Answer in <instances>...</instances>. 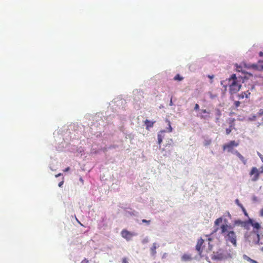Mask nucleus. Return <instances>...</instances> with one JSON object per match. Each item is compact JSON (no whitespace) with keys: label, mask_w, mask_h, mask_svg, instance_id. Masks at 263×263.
I'll return each mask as SVG.
<instances>
[{"label":"nucleus","mask_w":263,"mask_h":263,"mask_svg":"<svg viewBox=\"0 0 263 263\" xmlns=\"http://www.w3.org/2000/svg\"><path fill=\"white\" fill-rule=\"evenodd\" d=\"M239 145V143L234 140L231 141L229 143L223 145V149L227 150L229 152H232L234 147H236Z\"/></svg>","instance_id":"obj_4"},{"label":"nucleus","mask_w":263,"mask_h":263,"mask_svg":"<svg viewBox=\"0 0 263 263\" xmlns=\"http://www.w3.org/2000/svg\"><path fill=\"white\" fill-rule=\"evenodd\" d=\"M215 116L216 117V120L218 121L220 117H221V111L218 108H216L215 109Z\"/></svg>","instance_id":"obj_16"},{"label":"nucleus","mask_w":263,"mask_h":263,"mask_svg":"<svg viewBox=\"0 0 263 263\" xmlns=\"http://www.w3.org/2000/svg\"><path fill=\"white\" fill-rule=\"evenodd\" d=\"M218 230V228H217L215 231H214V232H216Z\"/></svg>","instance_id":"obj_46"},{"label":"nucleus","mask_w":263,"mask_h":263,"mask_svg":"<svg viewBox=\"0 0 263 263\" xmlns=\"http://www.w3.org/2000/svg\"><path fill=\"white\" fill-rule=\"evenodd\" d=\"M142 222L143 223H147V224H149V223H150V222H151V220H146V219H143V220H142Z\"/></svg>","instance_id":"obj_24"},{"label":"nucleus","mask_w":263,"mask_h":263,"mask_svg":"<svg viewBox=\"0 0 263 263\" xmlns=\"http://www.w3.org/2000/svg\"><path fill=\"white\" fill-rule=\"evenodd\" d=\"M259 55H260V57H263V52H259Z\"/></svg>","instance_id":"obj_43"},{"label":"nucleus","mask_w":263,"mask_h":263,"mask_svg":"<svg viewBox=\"0 0 263 263\" xmlns=\"http://www.w3.org/2000/svg\"><path fill=\"white\" fill-rule=\"evenodd\" d=\"M252 67L253 68H256L257 66L255 64H253L252 65Z\"/></svg>","instance_id":"obj_41"},{"label":"nucleus","mask_w":263,"mask_h":263,"mask_svg":"<svg viewBox=\"0 0 263 263\" xmlns=\"http://www.w3.org/2000/svg\"><path fill=\"white\" fill-rule=\"evenodd\" d=\"M199 109V106L198 104H196L194 107L195 110H198Z\"/></svg>","instance_id":"obj_27"},{"label":"nucleus","mask_w":263,"mask_h":263,"mask_svg":"<svg viewBox=\"0 0 263 263\" xmlns=\"http://www.w3.org/2000/svg\"><path fill=\"white\" fill-rule=\"evenodd\" d=\"M157 248V245L156 243H154L153 244L152 247L151 248V254L152 255H155L156 254V249Z\"/></svg>","instance_id":"obj_14"},{"label":"nucleus","mask_w":263,"mask_h":263,"mask_svg":"<svg viewBox=\"0 0 263 263\" xmlns=\"http://www.w3.org/2000/svg\"><path fill=\"white\" fill-rule=\"evenodd\" d=\"M181 259L183 261H190L192 259V257L191 254H184L181 258Z\"/></svg>","instance_id":"obj_10"},{"label":"nucleus","mask_w":263,"mask_h":263,"mask_svg":"<svg viewBox=\"0 0 263 263\" xmlns=\"http://www.w3.org/2000/svg\"><path fill=\"white\" fill-rule=\"evenodd\" d=\"M204 243V240L200 238L198 240L196 246V250L198 252L199 254L201 255L202 252V246Z\"/></svg>","instance_id":"obj_8"},{"label":"nucleus","mask_w":263,"mask_h":263,"mask_svg":"<svg viewBox=\"0 0 263 263\" xmlns=\"http://www.w3.org/2000/svg\"><path fill=\"white\" fill-rule=\"evenodd\" d=\"M243 258L246 259L247 261L250 262V260H251V258L247 256V255H245L243 256Z\"/></svg>","instance_id":"obj_23"},{"label":"nucleus","mask_w":263,"mask_h":263,"mask_svg":"<svg viewBox=\"0 0 263 263\" xmlns=\"http://www.w3.org/2000/svg\"><path fill=\"white\" fill-rule=\"evenodd\" d=\"M166 122H167L168 126V127L167 128V132H169V133H171L173 130V128H172V127L171 126V122L169 120H166Z\"/></svg>","instance_id":"obj_20"},{"label":"nucleus","mask_w":263,"mask_h":263,"mask_svg":"<svg viewBox=\"0 0 263 263\" xmlns=\"http://www.w3.org/2000/svg\"><path fill=\"white\" fill-rule=\"evenodd\" d=\"M263 116V108H260L258 110L256 114L251 115L249 118L248 120L253 121H257L259 117H261Z\"/></svg>","instance_id":"obj_7"},{"label":"nucleus","mask_w":263,"mask_h":263,"mask_svg":"<svg viewBox=\"0 0 263 263\" xmlns=\"http://www.w3.org/2000/svg\"><path fill=\"white\" fill-rule=\"evenodd\" d=\"M170 105L171 106L173 105V102H172V99H171Z\"/></svg>","instance_id":"obj_42"},{"label":"nucleus","mask_w":263,"mask_h":263,"mask_svg":"<svg viewBox=\"0 0 263 263\" xmlns=\"http://www.w3.org/2000/svg\"><path fill=\"white\" fill-rule=\"evenodd\" d=\"M260 216H263V208L261 209L260 211Z\"/></svg>","instance_id":"obj_32"},{"label":"nucleus","mask_w":263,"mask_h":263,"mask_svg":"<svg viewBox=\"0 0 263 263\" xmlns=\"http://www.w3.org/2000/svg\"><path fill=\"white\" fill-rule=\"evenodd\" d=\"M222 218L219 217V218H217V219H216V220L214 222V224L215 226H218L220 223L222 222Z\"/></svg>","instance_id":"obj_19"},{"label":"nucleus","mask_w":263,"mask_h":263,"mask_svg":"<svg viewBox=\"0 0 263 263\" xmlns=\"http://www.w3.org/2000/svg\"><path fill=\"white\" fill-rule=\"evenodd\" d=\"M256 237H257V240H258V241H259V234L257 233V234H256Z\"/></svg>","instance_id":"obj_37"},{"label":"nucleus","mask_w":263,"mask_h":263,"mask_svg":"<svg viewBox=\"0 0 263 263\" xmlns=\"http://www.w3.org/2000/svg\"><path fill=\"white\" fill-rule=\"evenodd\" d=\"M250 95V92L249 91H247L245 92H242L241 94L239 95V98L243 99L244 97L248 98L249 96Z\"/></svg>","instance_id":"obj_15"},{"label":"nucleus","mask_w":263,"mask_h":263,"mask_svg":"<svg viewBox=\"0 0 263 263\" xmlns=\"http://www.w3.org/2000/svg\"><path fill=\"white\" fill-rule=\"evenodd\" d=\"M78 222L81 224L82 225V223L80 222V221H78Z\"/></svg>","instance_id":"obj_47"},{"label":"nucleus","mask_w":263,"mask_h":263,"mask_svg":"<svg viewBox=\"0 0 263 263\" xmlns=\"http://www.w3.org/2000/svg\"><path fill=\"white\" fill-rule=\"evenodd\" d=\"M230 127L226 129V132L227 135H229L232 132V129L234 128V124L233 122H231L230 124Z\"/></svg>","instance_id":"obj_13"},{"label":"nucleus","mask_w":263,"mask_h":263,"mask_svg":"<svg viewBox=\"0 0 263 263\" xmlns=\"http://www.w3.org/2000/svg\"><path fill=\"white\" fill-rule=\"evenodd\" d=\"M242 211L243 212L244 214H245L246 215H247V213L246 210V209H245V211Z\"/></svg>","instance_id":"obj_44"},{"label":"nucleus","mask_w":263,"mask_h":263,"mask_svg":"<svg viewBox=\"0 0 263 263\" xmlns=\"http://www.w3.org/2000/svg\"><path fill=\"white\" fill-rule=\"evenodd\" d=\"M122 263H128V260L126 258H123L122 259Z\"/></svg>","instance_id":"obj_28"},{"label":"nucleus","mask_w":263,"mask_h":263,"mask_svg":"<svg viewBox=\"0 0 263 263\" xmlns=\"http://www.w3.org/2000/svg\"><path fill=\"white\" fill-rule=\"evenodd\" d=\"M228 85L230 88V92L234 94L240 89L241 85L239 83L235 74H233L228 79Z\"/></svg>","instance_id":"obj_2"},{"label":"nucleus","mask_w":263,"mask_h":263,"mask_svg":"<svg viewBox=\"0 0 263 263\" xmlns=\"http://www.w3.org/2000/svg\"><path fill=\"white\" fill-rule=\"evenodd\" d=\"M174 80L176 81H182L183 79V78L180 76L179 74H176L174 78Z\"/></svg>","instance_id":"obj_18"},{"label":"nucleus","mask_w":263,"mask_h":263,"mask_svg":"<svg viewBox=\"0 0 263 263\" xmlns=\"http://www.w3.org/2000/svg\"><path fill=\"white\" fill-rule=\"evenodd\" d=\"M165 132L164 130H161L158 134V143L160 145L162 142L163 139L165 136Z\"/></svg>","instance_id":"obj_9"},{"label":"nucleus","mask_w":263,"mask_h":263,"mask_svg":"<svg viewBox=\"0 0 263 263\" xmlns=\"http://www.w3.org/2000/svg\"><path fill=\"white\" fill-rule=\"evenodd\" d=\"M201 111L204 114H210V112L206 110V109H202Z\"/></svg>","instance_id":"obj_30"},{"label":"nucleus","mask_w":263,"mask_h":263,"mask_svg":"<svg viewBox=\"0 0 263 263\" xmlns=\"http://www.w3.org/2000/svg\"><path fill=\"white\" fill-rule=\"evenodd\" d=\"M155 121H151L148 120H146L144 122L146 125V129H149L150 127H152L155 123Z\"/></svg>","instance_id":"obj_12"},{"label":"nucleus","mask_w":263,"mask_h":263,"mask_svg":"<svg viewBox=\"0 0 263 263\" xmlns=\"http://www.w3.org/2000/svg\"><path fill=\"white\" fill-rule=\"evenodd\" d=\"M63 183H64V181H62L61 182H60L59 183V187H61L62 186V185L63 184Z\"/></svg>","instance_id":"obj_33"},{"label":"nucleus","mask_w":263,"mask_h":263,"mask_svg":"<svg viewBox=\"0 0 263 263\" xmlns=\"http://www.w3.org/2000/svg\"><path fill=\"white\" fill-rule=\"evenodd\" d=\"M70 170V167H67V168H66L64 170V172H68V171H69Z\"/></svg>","instance_id":"obj_36"},{"label":"nucleus","mask_w":263,"mask_h":263,"mask_svg":"<svg viewBox=\"0 0 263 263\" xmlns=\"http://www.w3.org/2000/svg\"><path fill=\"white\" fill-rule=\"evenodd\" d=\"M259 157H260V158L261 160V161H262V162H263V156H262V155H261V154H259Z\"/></svg>","instance_id":"obj_35"},{"label":"nucleus","mask_w":263,"mask_h":263,"mask_svg":"<svg viewBox=\"0 0 263 263\" xmlns=\"http://www.w3.org/2000/svg\"><path fill=\"white\" fill-rule=\"evenodd\" d=\"M231 257L230 253H228L227 251L220 249L216 252H213L211 258L214 260H222Z\"/></svg>","instance_id":"obj_3"},{"label":"nucleus","mask_w":263,"mask_h":263,"mask_svg":"<svg viewBox=\"0 0 263 263\" xmlns=\"http://www.w3.org/2000/svg\"><path fill=\"white\" fill-rule=\"evenodd\" d=\"M261 123H260V124H263V116H262V118H261Z\"/></svg>","instance_id":"obj_45"},{"label":"nucleus","mask_w":263,"mask_h":263,"mask_svg":"<svg viewBox=\"0 0 263 263\" xmlns=\"http://www.w3.org/2000/svg\"><path fill=\"white\" fill-rule=\"evenodd\" d=\"M251 225L255 229L258 230L260 229V224L258 222H253L252 220H250Z\"/></svg>","instance_id":"obj_17"},{"label":"nucleus","mask_w":263,"mask_h":263,"mask_svg":"<svg viewBox=\"0 0 263 263\" xmlns=\"http://www.w3.org/2000/svg\"><path fill=\"white\" fill-rule=\"evenodd\" d=\"M61 175H62V174L61 173H59V174H58L57 175H55V177H59V176H60Z\"/></svg>","instance_id":"obj_39"},{"label":"nucleus","mask_w":263,"mask_h":263,"mask_svg":"<svg viewBox=\"0 0 263 263\" xmlns=\"http://www.w3.org/2000/svg\"><path fill=\"white\" fill-rule=\"evenodd\" d=\"M220 234L223 236L227 242L231 243L234 246H237V236L235 232L232 230L231 226L223 224L220 226Z\"/></svg>","instance_id":"obj_1"},{"label":"nucleus","mask_w":263,"mask_h":263,"mask_svg":"<svg viewBox=\"0 0 263 263\" xmlns=\"http://www.w3.org/2000/svg\"><path fill=\"white\" fill-rule=\"evenodd\" d=\"M81 263H89V260L86 258H84L83 260H82Z\"/></svg>","instance_id":"obj_26"},{"label":"nucleus","mask_w":263,"mask_h":263,"mask_svg":"<svg viewBox=\"0 0 263 263\" xmlns=\"http://www.w3.org/2000/svg\"><path fill=\"white\" fill-rule=\"evenodd\" d=\"M121 235L123 238L129 241L132 239L133 236L136 235V234L130 232L126 229H123L121 232Z\"/></svg>","instance_id":"obj_6"},{"label":"nucleus","mask_w":263,"mask_h":263,"mask_svg":"<svg viewBox=\"0 0 263 263\" xmlns=\"http://www.w3.org/2000/svg\"><path fill=\"white\" fill-rule=\"evenodd\" d=\"M240 103L239 101H236L234 102V105L236 107H238L240 106Z\"/></svg>","instance_id":"obj_22"},{"label":"nucleus","mask_w":263,"mask_h":263,"mask_svg":"<svg viewBox=\"0 0 263 263\" xmlns=\"http://www.w3.org/2000/svg\"><path fill=\"white\" fill-rule=\"evenodd\" d=\"M258 170L259 171L260 174H263V166L260 167Z\"/></svg>","instance_id":"obj_29"},{"label":"nucleus","mask_w":263,"mask_h":263,"mask_svg":"<svg viewBox=\"0 0 263 263\" xmlns=\"http://www.w3.org/2000/svg\"><path fill=\"white\" fill-rule=\"evenodd\" d=\"M170 142L168 144L171 145L172 144V143L173 142V140L172 139H170Z\"/></svg>","instance_id":"obj_38"},{"label":"nucleus","mask_w":263,"mask_h":263,"mask_svg":"<svg viewBox=\"0 0 263 263\" xmlns=\"http://www.w3.org/2000/svg\"><path fill=\"white\" fill-rule=\"evenodd\" d=\"M249 174L251 176H253L252 180L253 181H256L258 180L260 174L258 169H257L256 167H253L251 168Z\"/></svg>","instance_id":"obj_5"},{"label":"nucleus","mask_w":263,"mask_h":263,"mask_svg":"<svg viewBox=\"0 0 263 263\" xmlns=\"http://www.w3.org/2000/svg\"><path fill=\"white\" fill-rule=\"evenodd\" d=\"M238 205L241 208L242 211H245V208L241 204H238Z\"/></svg>","instance_id":"obj_31"},{"label":"nucleus","mask_w":263,"mask_h":263,"mask_svg":"<svg viewBox=\"0 0 263 263\" xmlns=\"http://www.w3.org/2000/svg\"><path fill=\"white\" fill-rule=\"evenodd\" d=\"M208 77L211 79V83H213L212 79L214 78V75H208Z\"/></svg>","instance_id":"obj_25"},{"label":"nucleus","mask_w":263,"mask_h":263,"mask_svg":"<svg viewBox=\"0 0 263 263\" xmlns=\"http://www.w3.org/2000/svg\"><path fill=\"white\" fill-rule=\"evenodd\" d=\"M250 262H251V263H258L256 260H255L254 259H251V260H250Z\"/></svg>","instance_id":"obj_34"},{"label":"nucleus","mask_w":263,"mask_h":263,"mask_svg":"<svg viewBox=\"0 0 263 263\" xmlns=\"http://www.w3.org/2000/svg\"><path fill=\"white\" fill-rule=\"evenodd\" d=\"M234 154H235L239 158V159L242 162V163L244 164H246L247 163V160L237 151H235L234 152Z\"/></svg>","instance_id":"obj_11"},{"label":"nucleus","mask_w":263,"mask_h":263,"mask_svg":"<svg viewBox=\"0 0 263 263\" xmlns=\"http://www.w3.org/2000/svg\"><path fill=\"white\" fill-rule=\"evenodd\" d=\"M211 142H212V141H211V139L205 140V141L204 142V145L205 146L209 145L211 143Z\"/></svg>","instance_id":"obj_21"},{"label":"nucleus","mask_w":263,"mask_h":263,"mask_svg":"<svg viewBox=\"0 0 263 263\" xmlns=\"http://www.w3.org/2000/svg\"><path fill=\"white\" fill-rule=\"evenodd\" d=\"M236 203L238 204H240L239 202V200L238 199H236V201H235Z\"/></svg>","instance_id":"obj_40"}]
</instances>
